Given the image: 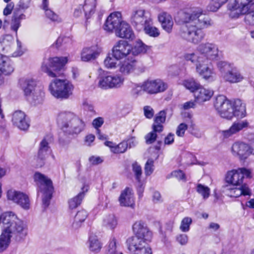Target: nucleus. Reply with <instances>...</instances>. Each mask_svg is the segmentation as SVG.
<instances>
[{"mask_svg":"<svg viewBox=\"0 0 254 254\" xmlns=\"http://www.w3.org/2000/svg\"><path fill=\"white\" fill-rule=\"evenodd\" d=\"M114 33L117 37L120 38L132 39L134 37L131 27L124 20L122 21Z\"/></svg>","mask_w":254,"mask_h":254,"instance_id":"nucleus-25","label":"nucleus"},{"mask_svg":"<svg viewBox=\"0 0 254 254\" xmlns=\"http://www.w3.org/2000/svg\"><path fill=\"white\" fill-rule=\"evenodd\" d=\"M228 0H211L207 6L208 11L215 12Z\"/></svg>","mask_w":254,"mask_h":254,"instance_id":"nucleus-46","label":"nucleus"},{"mask_svg":"<svg viewBox=\"0 0 254 254\" xmlns=\"http://www.w3.org/2000/svg\"><path fill=\"white\" fill-rule=\"evenodd\" d=\"M120 60L114 58L113 53L107 55L104 61V64L107 68H115L118 64V61Z\"/></svg>","mask_w":254,"mask_h":254,"instance_id":"nucleus-45","label":"nucleus"},{"mask_svg":"<svg viewBox=\"0 0 254 254\" xmlns=\"http://www.w3.org/2000/svg\"><path fill=\"white\" fill-rule=\"evenodd\" d=\"M88 245L90 251L96 254L100 252L103 245L98 237L95 235H91L89 237Z\"/></svg>","mask_w":254,"mask_h":254,"instance_id":"nucleus-37","label":"nucleus"},{"mask_svg":"<svg viewBox=\"0 0 254 254\" xmlns=\"http://www.w3.org/2000/svg\"><path fill=\"white\" fill-rule=\"evenodd\" d=\"M223 78L226 81L232 83L240 82L244 79L243 75L236 68H232L226 72L223 75Z\"/></svg>","mask_w":254,"mask_h":254,"instance_id":"nucleus-31","label":"nucleus"},{"mask_svg":"<svg viewBox=\"0 0 254 254\" xmlns=\"http://www.w3.org/2000/svg\"><path fill=\"white\" fill-rule=\"evenodd\" d=\"M106 254H123L120 251V246L115 237H112L106 246Z\"/></svg>","mask_w":254,"mask_h":254,"instance_id":"nucleus-40","label":"nucleus"},{"mask_svg":"<svg viewBox=\"0 0 254 254\" xmlns=\"http://www.w3.org/2000/svg\"><path fill=\"white\" fill-rule=\"evenodd\" d=\"M21 88L26 96L31 95V93L36 90V88L40 86L37 85L35 80L32 78H26L21 83Z\"/></svg>","mask_w":254,"mask_h":254,"instance_id":"nucleus-32","label":"nucleus"},{"mask_svg":"<svg viewBox=\"0 0 254 254\" xmlns=\"http://www.w3.org/2000/svg\"><path fill=\"white\" fill-rule=\"evenodd\" d=\"M125 78L122 75L112 74L99 78L98 86L103 89L120 88L124 84Z\"/></svg>","mask_w":254,"mask_h":254,"instance_id":"nucleus-14","label":"nucleus"},{"mask_svg":"<svg viewBox=\"0 0 254 254\" xmlns=\"http://www.w3.org/2000/svg\"><path fill=\"white\" fill-rule=\"evenodd\" d=\"M131 47L127 42L124 40H120L114 46L112 52L114 58L122 60L124 58L131 57Z\"/></svg>","mask_w":254,"mask_h":254,"instance_id":"nucleus-18","label":"nucleus"},{"mask_svg":"<svg viewBox=\"0 0 254 254\" xmlns=\"http://www.w3.org/2000/svg\"><path fill=\"white\" fill-rule=\"evenodd\" d=\"M249 123L247 121H241L234 122L228 129L220 131L221 136L224 138H228L237 134L243 128L248 127Z\"/></svg>","mask_w":254,"mask_h":254,"instance_id":"nucleus-21","label":"nucleus"},{"mask_svg":"<svg viewBox=\"0 0 254 254\" xmlns=\"http://www.w3.org/2000/svg\"><path fill=\"white\" fill-rule=\"evenodd\" d=\"M101 52V49L95 46L85 47L81 52V60L83 62L94 60L99 56Z\"/></svg>","mask_w":254,"mask_h":254,"instance_id":"nucleus-26","label":"nucleus"},{"mask_svg":"<svg viewBox=\"0 0 254 254\" xmlns=\"http://www.w3.org/2000/svg\"><path fill=\"white\" fill-rule=\"evenodd\" d=\"M102 225L107 229L114 230L118 225V219L113 214L105 215L103 219Z\"/></svg>","mask_w":254,"mask_h":254,"instance_id":"nucleus-41","label":"nucleus"},{"mask_svg":"<svg viewBox=\"0 0 254 254\" xmlns=\"http://www.w3.org/2000/svg\"><path fill=\"white\" fill-rule=\"evenodd\" d=\"M119 201L122 206L133 207L134 197L132 190L127 187L122 190L119 197Z\"/></svg>","mask_w":254,"mask_h":254,"instance_id":"nucleus-22","label":"nucleus"},{"mask_svg":"<svg viewBox=\"0 0 254 254\" xmlns=\"http://www.w3.org/2000/svg\"><path fill=\"white\" fill-rule=\"evenodd\" d=\"M183 85L193 94L200 86V83L196 82L194 79L190 78L185 80L183 83Z\"/></svg>","mask_w":254,"mask_h":254,"instance_id":"nucleus-44","label":"nucleus"},{"mask_svg":"<svg viewBox=\"0 0 254 254\" xmlns=\"http://www.w3.org/2000/svg\"><path fill=\"white\" fill-rule=\"evenodd\" d=\"M252 177L251 170L244 167L228 171L225 176V181L231 185L226 186L228 191V194L234 197H238L242 195H250L251 193V190L243 182L245 178L250 179Z\"/></svg>","mask_w":254,"mask_h":254,"instance_id":"nucleus-4","label":"nucleus"},{"mask_svg":"<svg viewBox=\"0 0 254 254\" xmlns=\"http://www.w3.org/2000/svg\"><path fill=\"white\" fill-rule=\"evenodd\" d=\"M72 43V40L69 37H60L57 40L56 44L57 47H59L62 45L66 46L71 44Z\"/></svg>","mask_w":254,"mask_h":254,"instance_id":"nucleus-50","label":"nucleus"},{"mask_svg":"<svg viewBox=\"0 0 254 254\" xmlns=\"http://www.w3.org/2000/svg\"><path fill=\"white\" fill-rule=\"evenodd\" d=\"M196 191L200 194L204 199H207L210 195V189L200 184H197L196 188Z\"/></svg>","mask_w":254,"mask_h":254,"instance_id":"nucleus-47","label":"nucleus"},{"mask_svg":"<svg viewBox=\"0 0 254 254\" xmlns=\"http://www.w3.org/2000/svg\"><path fill=\"white\" fill-rule=\"evenodd\" d=\"M49 149V143L46 138H44L40 143V147L36 160L38 167H42L44 164V160Z\"/></svg>","mask_w":254,"mask_h":254,"instance_id":"nucleus-28","label":"nucleus"},{"mask_svg":"<svg viewBox=\"0 0 254 254\" xmlns=\"http://www.w3.org/2000/svg\"><path fill=\"white\" fill-rule=\"evenodd\" d=\"M219 70L221 72L228 71L230 68V64L223 61H219L217 64Z\"/></svg>","mask_w":254,"mask_h":254,"instance_id":"nucleus-56","label":"nucleus"},{"mask_svg":"<svg viewBox=\"0 0 254 254\" xmlns=\"http://www.w3.org/2000/svg\"><path fill=\"white\" fill-rule=\"evenodd\" d=\"M129 18L132 25L136 29L140 30L144 24L148 23L152 17L150 13L144 8L136 7L131 11Z\"/></svg>","mask_w":254,"mask_h":254,"instance_id":"nucleus-11","label":"nucleus"},{"mask_svg":"<svg viewBox=\"0 0 254 254\" xmlns=\"http://www.w3.org/2000/svg\"><path fill=\"white\" fill-rule=\"evenodd\" d=\"M144 92L153 95L162 93L168 88L167 84L163 80L156 78H148L144 81Z\"/></svg>","mask_w":254,"mask_h":254,"instance_id":"nucleus-16","label":"nucleus"},{"mask_svg":"<svg viewBox=\"0 0 254 254\" xmlns=\"http://www.w3.org/2000/svg\"><path fill=\"white\" fill-rule=\"evenodd\" d=\"M166 118V113L164 111H161L155 116L154 123L152 126V129L155 131H158L159 133L163 130V126Z\"/></svg>","mask_w":254,"mask_h":254,"instance_id":"nucleus-33","label":"nucleus"},{"mask_svg":"<svg viewBox=\"0 0 254 254\" xmlns=\"http://www.w3.org/2000/svg\"><path fill=\"white\" fill-rule=\"evenodd\" d=\"M13 124L21 130H27L29 127V123L25 114L20 111H15L12 116Z\"/></svg>","mask_w":254,"mask_h":254,"instance_id":"nucleus-20","label":"nucleus"},{"mask_svg":"<svg viewBox=\"0 0 254 254\" xmlns=\"http://www.w3.org/2000/svg\"><path fill=\"white\" fill-rule=\"evenodd\" d=\"M188 128V126L182 123L180 124L176 129V134L180 137L184 136L185 131Z\"/></svg>","mask_w":254,"mask_h":254,"instance_id":"nucleus-57","label":"nucleus"},{"mask_svg":"<svg viewBox=\"0 0 254 254\" xmlns=\"http://www.w3.org/2000/svg\"><path fill=\"white\" fill-rule=\"evenodd\" d=\"M49 0H43L42 7L45 10L46 17L51 21L53 22H60L62 21L61 18L51 9L49 8Z\"/></svg>","mask_w":254,"mask_h":254,"instance_id":"nucleus-39","label":"nucleus"},{"mask_svg":"<svg viewBox=\"0 0 254 254\" xmlns=\"http://www.w3.org/2000/svg\"><path fill=\"white\" fill-rule=\"evenodd\" d=\"M14 38L10 35H5L0 39V52L8 54L12 51Z\"/></svg>","mask_w":254,"mask_h":254,"instance_id":"nucleus-30","label":"nucleus"},{"mask_svg":"<svg viewBox=\"0 0 254 254\" xmlns=\"http://www.w3.org/2000/svg\"><path fill=\"white\" fill-rule=\"evenodd\" d=\"M150 49V47L144 44L140 40H137L131 47V55L133 57L140 54H145Z\"/></svg>","mask_w":254,"mask_h":254,"instance_id":"nucleus-36","label":"nucleus"},{"mask_svg":"<svg viewBox=\"0 0 254 254\" xmlns=\"http://www.w3.org/2000/svg\"><path fill=\"white\" fill-rule=\"evenodd\" d=\"M159 21L161 23L162 28L168 33L172 31L174 22L172 16L165 12H162L158 16Z\"/></svg>","mask_w":254,"mask_h":254,"instance_id":"nucleus-29","label":"nucleus"},{"mask_svg":"<svg viewBox=\"0 0 254 254\" xmlns=\"http://www.w3.org/2000/svg\"><path fill=\"white\" fill-rule=\"evenodd\" d=\"M158 132V131H155L153 129L147 133L145 136L146 143L148 144H152L155 142L157 138L156 133Z\"/></svg>","mask_w":254,"mask_h":254,"instance_id":"nucleus-51","label":"nucleus"},{"mask_svg":"<svg viewBox=\"0 0 254 254\" xmlns=\"http://www.w3.org/2000/svg\"><path fill=\"white\" fill-rule=\"evenodd\" d=\"M192 223V219L191 218L186 217L184 218L181 223L180 226V230L183 232H187L190 230V225Z\"/></svg>","mask_w":254,"mask_h":254,"instance_id":"nucleus-48","label":"nucleus"},{"mask_svg":"<svg viewBox=\"0 0 254 254\" xmlns=\"http://www.w3.org/2000/svg\"><path fill=\"white\" fill-rule=\"evenodd\" d=\"M144 114L146 118L151 119L154 114V112L152 108L149 106H146L143 108Z\"/></svg>","mask_w":254,"mask_h":254,"instance_id":"nucleus-59","label":"nucleus"},{"mask_svg":"<svg viewBox=\"0 0 254 254\" xmlns=\"http://www.w3.org/2000/svg\"><path fill=\"white\" fill-rule=\"evenodd\" d=\"M145 173L146 175H151L154 171V160L148 159L145 165Z\"/></svg>","mask_w":254,"mask_h":254,"instance_id":"nucleus-54","label":"nucleus"},{"mask_svg":"<svg viewBox=\"0 0 254 254\" xmlns=\"http://www.w3.org/2000/svg\"><path fill=\"white\" fill-rule=\"evenodd\" d=\"M191 62L195 64L196 71L202 79L207 81L215 80L216 74L211 62L202 61L200 58Z\"/></svg>","mask_w":254,"mask_h":254,"instance_id":"nucleus-12","label":"nucleus"},{"mask_svg":"<svg viewBox=\"0 0 254 254\" xmlns=\"http://www.w3.org/2000/svg\"><path fill=\"white\" fill-rule=\"evenodd\" d=\"M34 179L38 186V195L42 198L43 206L47 207L50 204L52 196L53 187L52 181L39 172L35 173Z\"/></svg>","mask_w":254,"mask_h":254,"instance_id":"nucleus-8","label":"nucleus"},{"mask_svg":"<svg viewBox=\"0 0 254 254\" xmlns=\"http://www.w3.org/2000/svg\"><path fill=\"white\" fill-rule=\"evenodd\" d=\"M181 18L184 24L181 28V36L194 44H198L204 38V33L202 29L213 24L209 16L200 11L184 12Z\"/></svg>","mask_w":254,"mask_h":254,"instance_id":"nucleus-2","label":"nucleus"},{"mask_svg":"<svg viewBox=\"0 0 254 254\" xmlns=\"http://www.w3.org/2000/svg\"><path fill=\"white\" fill-rule=\"evenodd\" d=\"M214 106L219 115L223 118L231 119L233 114V105L226 96L219 95L216 97Z\"/></svg>","mask_w":254,"mask_h":254,"instance_id":"nucleus-13","label":"nucleus"},{"mask_svg":"<svg viewBox=\"0 0 254 254\" xmlns=\"http://www.w3.org/2000/svg\"><path fill=\"white\" fill-rule=\"evenodd\" d=\"M7 199L20 205L24 209L30 208V200L28 196L22 192L14 189H9L6 192Z\"/></svg>","mask_w":254,"mask_h":254,"instance_id":"nucleus-17","label":"nucleus"},{"mask_svg":"<svg viewBox=\"0 0 254 254\" xmlns=\"http://www.w3.org/2000/svg\"><path fill=\"white\" fill-rule=\"evenodd\" d=\"M123 21L121 12H113L107 18L104 25V29L107 32L115 33Z\"/></svg>","mask_w":254,"mask_h":254,"instance_id":"nucleus-19","label":"nucleus"},{"mask_svg":"<svg viewBox=\"0 0 254 254\" xmlns=\"http://www.w3.org/2000/svg\"><path fill=\"white\" fill-rule=\"evenodd\" d=\"M89 163L93 165H97L103 162V159L98 156H92L88 159Z\"/></svg>","mask_w":254,"mask_h":254,"instance_id":"nucleus-58","label":"nucleus"},{"mask_svg":"<svg viewBox=\"0 0 254 254\" xmlns=\"http://www.w3.org/2000/svg\"><path fill=\"white\" fill-rule=\"evenodd\" d=\"M132 170L134 173L136 180L140 183V177L142 175V170L140 166L136 162L132 164Z\"/></svg>","mask_w":254,"mask_h":254,"instance_id":"nucleus-52","label":"nucleus"},{"mask_svg":"<svg viewBox=\"0 0 254 254\" xmlns=\"http://www.w3.org/2000/svg\"><path fill=\"white\" fill-rule=\"evenodd\" d=\"M177 241L181 245H186L188 242V237L186 234H180L176 238Z\"/></svg>","mask_w":254,"mask_h":254,"instance_id":"nucleus-60","label":"nucleus"},{"mask_svg":"<svg viewBox=\"0 0 254 254\" xmlns=\"http://www.w3.org/2000/svg\"><path fill=\"white\" fill-rule=\"evenodd\" d=\"M127 148V144L125 140L120 142L118 145H115L113 148V152L114 153H123L126 151Z\"/></svg>","mask_w":254,"mask_h":254,"instance_id":"nucleus-49","label":"nucleus"},{"mask_svg":"<svg viewBox=\"0 0 254 254\" xmlns=\"http://www.w3.org/2000/svg\"><path fill=\"white\" fill-rule=\"evenodd\" d=\"M152 201L154 203H160L163 201V199L159 191H155L152 194Z\"/></svg>","mask_w":254,"mask_h":254,"instance_id":"nucleus-61","label":"nucleus"},{"mask_svg":"<svg viewBox=\"0 0 254 254\" xmlns=\"http://www.w3.org/2000/svg\"><path fill=\"white\" fill-rule=\"evenodd\" d=\"M83 11L86 19V25L87 24L88 19L95 13L96 7V0H85L82 4Z\"/></svg>","mask_w":254,"mask_h":254,"instance_id":"nucleus-35","label":"nucleus"},{"mask_svg":"<svg viewBox=\"0 0 254 254\" xmlns=\"http://www.w3.org/2000/svg\"><path fill=\"white\" fill-rule=\"evenodd\" d=\"M21 22L12 17L10 25V28L17 34V30L20 26Z\"/></svg>","mask_w":254,"mask_h":254,"instance_id":"nucleus-62","label":"nucleus"},{"mask_svg":"<svg viewBox=\"0 0 254 254\" xmlns=\"http://www.w3.org/2000/svg\"><path fill=\"white\" fill-rule=\"evenodd\" d=\"M14 70V64L7 56L0 55V72L5 75L11 74Z\"/></svg>","mask_w":254,"mask_h":254,"instance_id":"nucleus-27","label":"nucleus"},{"mask_svg":"<svg viewBox=\"0 0 254 254\" xmlns=\"http://www.w3.org/2000/svg\"><path fill=\"white\" fill-rule=\"evenodd\" d=\"M29 96H30L29 100L33 104L37 105L41 104L44 97L43 88L40 87L39 88H36V90H34Z\"/></svg>","mask_w":254,"mask_h":254,"instance_id":"nucleus-42","label":"nucleus"},{"mask_svg":"<svg viewBox=\"0 0 254 254\" xmlns=\"http://www.w3.org/2000/svg\"><path fill=\"white\" fill-rule=\"evenodd\" d=\"M254 0H234L228 5L229 15L232 18H237L240 14L247 15L251 11Z\"/></svg>","mask_w":254,"mask_h":254,"instance_id":"nucleus-9","label":"nucleus"},{"mask_svg":"<svg viewBox=\"0 0 254 254\" xmlns=\"http://www.w3.org/2000/svg\"><path fill=\"white\" fill-rule=\"evenodd\" d=\"M67 57H54L45 59L41 69L51 77H56L50 83L48 90L55 98L64 100L69 98L72 94L74 86L66 79L58 77L64 75V66L67 63Z\"/></svg>","mask_w":254,"mask_h":254,"instance_id":"nucleus-1","label":"nucleus"},{"mask_svg":"<svg viewBox=\"0 0 254 254\" xmlns=\"http://www.w3.org/2000/svg\"><path fill=\"white\" fill-rule=\"evenodd\" d=\"M95 139V136L92 134H87L84 139V143L87 146H91Z\"/></svg>","mask_w":254,"mask_h":254,"instance_id":"nucleus-64","label":"nucleus"},{"mask_svg":"<svg viewBox=\"0 0 254 254\" xmlns=\"http://www.w3.org/2000/svg\"><path fill=\"white\" fill-rule=\"evenodd\" d=\"M144 81L140 84H135L132 89V93L136 95H141L144 92Z\"/></svg>","mask_w":254,"mask_h":254,"instance_id":"nucleus-55","label":"nucleus"},{"mask_svg":"<svg viewBox=\"0 0 254 254\" xmlns=\"http://www.w3.org/2000/svg\"><path fill=\"white\" fill-rule=\"evenodd\" d=\"M145 67L135 57H129L119 64V70L124 75L133 73H141L145 71Z\"/></svg>","mask_w":254,"mask_h":254,"instance_id":"nucleus-10","label":"nucleus"},{"mask_svg":"<svg viewBox=\"0 0 254 254\" xmlns=\"http://www.w3.org/2000/svg\"><path fill=\"white\" fill-rule=\"evenodd\" d=\"M104 123V120L101 117H98L93 121L92 125L97 130Z\"/></svg>","mask_w":254,"mask_h":254,"instance_id":"nucleus-63","label":"nucleus"},{"mask_svg":"<svg viewBox=\"0 0 254 254\" xmlns=\"http://www.w3.org/2000/svg\"><path fill=\"white\" fill-rule=\"evenodd\" d=\"M57 122L61 128L69 134H78L85 127V124L82 120L70 112L59 114Z\"/></svg>","mask_w":254,"mask_h":254,"instance_id":"nucleus-6","label":"nucleus"},{"mask_svg":"<svg viewBox=\"0 0 254 254\" xmlns=\"http://www.w3.org/2000/svg\"><path fill=\"white\" fill-rule=\"evenodd\" d=\"M3 228L0 236V253L4 251L10 243V239L16 241L23 240L27 235V228L22 221H18L15 217H5L2 221Z\"/></svg>","mask_w":254,"mask_h":254,"instance_id":"nucleus-5","label":"nucleus"},{"mask_svg":"<svg viewBox=\"0 0 254 254\" xmlns=\"http://www.w3.org/2000/svg\"><path fill=\"white\" fill-rule=\"evenodd\" d=\"M231 152L234 157L240 160L244 161L253 154V148L248 143L237 141L232 145Z\"/></svg>","mask_w":254,"mask_h":254,"instance_id":"nucleus-15","label":"nucleus"},{"mask_svg":"<svg viewBox=\"0 0 254 254\" xmlns=\"http://www.w3.org/2000/svg\"><path fill=\"white\" fill-rule=\"evenodd\" d=\"M132 230L135 236L127 240L128 250L134 254H152L148 244L151 241L152 234L145 223L141 220L136 221L132 225Z\"/></svg>","mask_w":254,"mask_h":254,"instance_id":"nucleus-3","label":"nucleus"},{"mask_svg":"<svg viewBox=\"0 0 254 254\" xmlns=\"http://www.w3.org/2000/svg\"><path fill=\"white\" fill-rule=\"evenodd\" d=\"M251 11L245 17L246 23L250 25H254V4L252 6Z\"/></svg>","mask_w":254,"mask_h":254,"instance_id":"nucleus-53","label":"nucleus"},{"mask_svg":"<svg viewBox=\"0 0 254 254\" xmlns=\"http://www.w3.org/2000/svg\"><path fill=\"white\" fill-rule=\"evenodd\" d=\"M153 18H152L148 23H146L143 25V29L145 33L149 36L153 37H157L159 34V31L156 27L153 26Z\"/></svg>","mask_w":254,"mask_h":254,"instance_id":"nucleus-43","label":"nucleus"},{"mask_svg":"<svg viewBox=\"0 0 254 254\" xmlns=\"http://www.w3.org/2000/svg\"><path fill=\"white\" fill-rule=\"evenodd\" d=\"M87 212L83 209L78 211L74 216L72 224V228L77 229L81 227L88 217Z\"/></svg>","mask_w":254,"mask_h":254,"instance_id":"nucleus-38","label":"nucleus"},{"mask_svg":"<svg viewBox=\"0 0 254 254\" xmlns=\"http://www.w3.org/2000/svg\"><path fill=\"white\" fill-rule=\"evenodd\" d=\"M233 105V115L239 118H242L246 116V104L240 99L235 101Z\"/></svg>","mask_w":254,"mask_h":254,"instance_id":"nucleus-34","label":"nucleus"},{"mask_svg":"<svg viewBox=\"0 0 254 254\" xmlns=\"http://www.w3.org/2000/svg\"><path fill=\"white\" fill-rule=\"evenodd\" d=\"M213 90L206 88L200 85L194 93L195 101L199 103H202L209 101L213 95Z\"/></svg>","mask_w":254,"mask_h":254,"instance_id":"nucleus-23","label":"nucleus"},{"mask_svg":"<svg viewBox=\"0 0 254 254\" xmlns=\"http://www.w3.org/2000/svg\"><path fill=\"white\" fill-rule=\"evenodd\" d=\"M220 52L217 45L211 43H205L201 44L197 47V52L194 53H189L185 55L186 61L194 62L199 60L201 58L202 61L217 60L219 58Z\"/></svg>","mask_w":254,"mask_h":254,"instance_id":"nucleus-7","label":"nucleus"},{"mask_svg":"<svg viewBox=\"0 0 254 254\" xmlns=\"http://www.w3.org/2000/svg\"><path fill=\"white\" fill-rule=\"evenodd\" d=\"M89 189V185L87 183L84 182L82 184L81 188V191L76 196L69 199L68 201V208L70 209H74L80 205L81 202L85 196V193Z\"/></svg>","mask_w":254,"mask_h":254,"instance_id":"nucleus-24","label":"nucleus"}]
</instances>
